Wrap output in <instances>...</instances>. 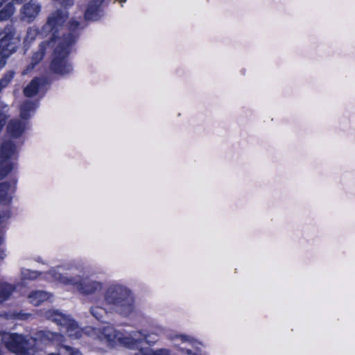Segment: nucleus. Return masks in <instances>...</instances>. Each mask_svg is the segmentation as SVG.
Here are the masks:
<instances>
[{
	"label": "nucleus",
	"instance_id": "29",
	"mask_svg": "<svg viewBox=\"0 0 355 355\" xmlns=\"http://www.w3.org/2000/svg\"><path fill=\"white\" fill-rule=\"evenodd\" d=\"M135 355H150V349L140 348Z\"/></svg>",
	"mask_w": 355,
	"mask_h": 355
},
{
	"label": "nucleus",
	"instance_id": "22",
	"mask_svg": "<svg viewBox=\"0 0 355 355\" xmlns=\"http://www.w3.org/2000/svg\"><path fill=\"white\" fill-rule=\"evenodd\" d=\"M125 339L126 341L124 342V344L130 349H136L141 343V340H136L130 338H125Z\"/></svg>",
	"mask_w": 355,
	"mask_h": 355
},
{
	"label": "nucleus",
	"instance_id": "14",
	"mask_svg": "<svg viewBox=\"0 0 355 355\" xmlns=\"http://www.w3.org/2000/svg\"><path fill=\"white\" fill-rule=\"evenodd\" d=\"M41 80L38 77H35L24 89V94L25 96L31 98L37 94L41 87Z\"/></svg>",
	"mask_w": 355,
	"mask_h": 355
},
{
	"label": "nucleus",
	"instance_id": "33",
	"mask_svg": "<svg viewBox=\"0 0 355 355\" xmlns=\"http://www.w3.org/2000/svg\"><path fill=\"white\" fill-rule=\"evenodd\" d=\"M49 355H60V354L51 353V354H49Z\"/></svg>",
	"mask_w": 355,
	"mask_h": 355
},
{
	"label": "nucleus",
	"instance_id": "10",
	"mask_svg": "<svg viewBox=\"0 0 355 355\" xmlns=\"http://www.w3.org/2000/svg\"><path fill=\"white\" fill-rule=\"evenodd\" d=\"M71 284L82 294H93L101 289V284L96 281L80 280L71 282Z\"/></svg>",
	"mask_w": 355,
	"mask_h": 355
},
{
	"label": "nucleus",
	"instance_id": "8",
	"mask_svg": "<svg viewBox=\"0 0 355 355\" xmlns=\"http://www.w3.org/2000/svg\"><path fill=\"white\" fill-rule=\"evenodd\" d=\"M17 178L14 176L8 181L0 182V204L11 203L17 189Z\"/></svg>",
	"mask_w": 355,
	"mask_h": 355
},
{
	"label": "nucleus",
	"instance_id": "34",
	"mask_svg": "<svg viewBox=\"0 0 355 355\" xmlns=\"http://www.w3.org/2000/svg\"><path fill=\"white\" fill-rule=\"evenodd\" d=\"M119 1H121V3H123V2H125L126 0H119Z\"/></svg>",
	"mask_w": 355,
	"mask_h": 355
},
{
	"label": "nucleus",
	"instance_id": "32",
	"mask_svg": "<svg viewBox=\"0 0 355 355\" xmlns=\"http://www.w3.org/2000/svg\"><path fill=\"white\" fill-rule=\"evenodd\" d=\"M9 0H0V8Z\"/></svg>",
	"mask_w": 355,
	"mask_h": 355
},
{
	"label": "nucleus",
	"instance_id": "4",
	"mask_svg": "<svg viewBox=\"0 0 355 355\" xmlns=\"http://www.w3.org/2000/svg\"><path fill=\"white\" fill-rule=\"evenodd\" d=\"M37 339L17 333L9 334L5 340L6 348L17 355H40Z\"/></svg>",
	"mask_w": 355,
	"mask_h": 355
},
{
	"label": "nucleus",
	"instance_id": "12",
	"mask_svg": "<svg viewBox=\"0 0 355 355\" xmlns=\"http://www.w3.org/2000/svg\"><path fill=\"white\" fill-rule=\"evenodd\" d=\"M105 0H91L85 12L86 20H97L100 8Z\"/></svg>",
	"mask_w": 355,
	"mask_h": 355
},
{
	"label": "nucleus",
	"instance_id": "1",
	"mask_svg": "<svg viewBox=\"0 0 355 355\" xmlns=\"http://www.w3.org/2000/svg\"><path fill=\"white\" fill-rule=\"evenodd\" d=\"M80 23L76 20L69 22V33L57 38L58 44L53 50V58L50 63L51 70L57 74L65 75L73 71L72 64L69 62L71 48L76 42L78 37ZM60 31L58 32V34Z\"/></svg>",
	"mask_w": 355,
	"mask_h": 355
},
{
	"label": "nucleus",
	"instance_id": "24",
	"mask_svg": "<svg viewBox=\"0 0 355 355\" xmlns=\"http://www.w3.org/2000/svg\"><path fill=\"white\" fill-rule=\"evenodd\" d=\"M57 336H58L57 334L50 332V331H46V332L42 331V338H46L49 340H53Z\"/></svg>",
	"mask_w": 355,
	"mask_h": 355
},
{
	"label": "nucleus",
	"instance_id": "3",
	"mask_svg": "<svg viewBox=\"0 0 355 355\" xmlns=\"http://www.w3.org/2000/svg\"><path fill=\"white\" fill-rule=\"evenodd\" d=\"M105 300L121 315L128 316L135 311V298L131 291L122 286L108 288L105 294Z\"/></svg>",
	"mask_w": 355,
	"mask_h": 355
},
{
	"label": "nucleus",
	"instance_id": "16",
	"mask_svg": "<svg viewBox=\"0 0 355 355\" xmlns=\"http://www.w3.org/2000/svg\"><path fill=\"white\" fill-rule=\"evenodd\" d=\"M15 290V286L8 282H0V303L8 300Z\"/></svg>",
	"mask_w": 355,
	"mask_h": 355
},
{
	"label": "nucleus",
	"instance_id": "31",
	"mask_svg": "<svg viewBox=\"0 0 355 355\" xmlns=\"http://www.w3.org/2000/svg\"><path fill=\"white\" fill-rule=\"evenodd\" d=\"M6 257V253L4 250L0 249V260L3 259Z\"/></svg>",
	"mask_w": 355,
	"mask_h": 355
},
{
	"label": "nucleus",
	"instance_id": "20",
	"mask_svg": "<svg viewBox=\"0 0 355 355\" xmlns=\"http://www.w3.org/2000/svg\"><path fill=\"white\" fill-rule=\"evenodd\" d=\"M60 352L63 355H82L78 349L64 345L60 346Z\"/></svg>",
	"mask_w": 355,
	"mask_h": 355
},
{
	"label": "nucleus",
	"instance_id": "17",
	"mask_svg": "<svg viewBox=\"0 0 355 355\" xmlns=\"http://www.w3.org/2000/svg\"><path fill=\"white\" fill-rule=\"evenodd\" d=\"M35 108V104L31 101H26L21 105L20 117L24 120H28L31 117V112Z\"/></svg>",
	"mask_w": 355,
	"mask_h": 355
},
{
	"label": "nucleus",
	"instance_id": "21",
	"mask_svg": "<svg viewBox=\"0 0 355 355\" xmlns=\"http://www.w3.org/2000/svg\"><path fill=\"white\" fill-rule=\"evenodd\" d=\"M91 314L99 321H102L103 313H105V310L99 306H93L90 309Z\"/></svg>",
	"mask_w": 355,
	"mask_h": 355
},
{
	"label": "nucleus",
	"instance_id": "7",
	"mask_svg": "<svg viewBox=\"0 0 355 355\" xmlns=\"http://www.w3.org/2000/svg\"><path fill=\"white\" fill-rule=\"evenodd\" d=\"M46 319L67 329V332L73 331L78 328L77 322L69 316L57 310L49 309L44 313Z\"/></svg>",
	"mask_w": 355,
	"mask_h": 355
},
{
	"label": "nucleus",
	"instance_id": "23",
	"mask_svg": "<svg viewBox=\"0 0 355 355\" xmlns=\"http://www.w3.org/2000/svg\"><path fill=\"white\" fill-rule=\"evenodd\" d=\"M150 355H171V351L164 348H161L156 350L150 349Z\"/></svg>",
	"mask_w": 355,
	"mask_h": 355
},
{
	"label": "nucleus",
	"instance_id": "2",
	"mask_svg": "<svg viewBox=\"0 0 355 355\" xmlns=\"http://www.w3.org/2000/svg\"><path fill=\"white\" fill-rule=\"evenodd\" d=\"M68 18V12H64L61 9L56 10L48 17L47 21L42 26V31L46 35L50 33L51 36L48 40L43 41L40 44L38 50L33 53L31 57V62L27 66L24 73L33 70L43 60L47 49L55 48L58 32Z\"/></svg>",
	"mask_w": 355,
	"mask_h": 355
},
{
	"label": "nucleus",
	"instance_id": "13",
	"mask_svg": "<svg viewBox=\"0 0 355 355\" xmlns=\"http://www.w3.org/2000/svg\"><path fill=\"white\" fill-rule=\"evenodd\" d=\"M28 298L30 303L37 306L48 300L49 296V293L44 291H33L29 293Z\"/></svg>",
	"mask_w": 355,
	"mask_h": 355
},
{
	"label": "nucleus",
	"instance_id": "18",
	"mask_svg": "<svg viewBox=\"0 0 355 355\" xmlns=\"http://www.w3.org/2000/svg\"><path fill=\"white\" fill-rule=\"evenodd\" d=\"M15 12V8L12 3H7L0 10V21H6L10 19Z\"/></svg>",
	"mask_w": 355,
	"mask_h": 355
},
{
	"label": "nucleus",
	"instance_id": "26",
	"mask_svg": "<svg viewBox=\"0 0 355 355\" xmlns=\"http://www.w3.org/2000/svg\"><path fill=\"white\" fill-rule=\"evenodd\" d=\"M62 7L68 8L73 5V0H55Z\"/></svg>",
	"mask_w": 355,
	"mask_h": 355
},
{
	"label": "nucleus",
	"instance_id": "5",
	"mask_svg": "<svg viewBox=\"0 0 355 355\" xmlns=\"http://www.w3.org/2000/svg\"><path fill=\"white\" fill-rule=\"evenodd\" d=\"M19 152L11 139L4 140L0 145V180L6 178L17 166Z\"/></svg>",
	"mask_w": 355,
	"mask_h": 355
},
{
	"label": "nucleus",
	"instance_id": "28",
	"mask_svg": "<svg viewBox=\"0 0 355 355\" xmlns=\"http://www.w3.org/2000/svg\"><path fill=\"white\" fill-rule=\"evenodd\" d=\"M40 273L37 271H29L27 278L29 279H35L40 276Z\"/></svg>",
	"mask_w": 355,
	"mask_h": 355
},
{
	"label": "nucleus",
	"instance_id": "6",
	"mask_svg": "<svg viewBox=\"0 0 355 355\" xmlns=\"http://www.w3.org/2000/svg\"><path fill=\"white\" fill-rule=\"evenodd\" d=\"M17 31L12 22L8 24L0 30V51L12 52L17 51L15 35Z\"/></svg>",
	"mask_w": 355,
	"mask_h": 355
},
{
	"label": "nucleus",
	"instance_id": "30",
	"mask_svg": "<svg viewBox=\"0 0 355 355\" xmlns=\"http://www.w3.org/2000/svg\"><path fill=\"white\" fill-rule=\"evenodd\" d=\"M180 338H181V340L183 341V342H186V341L191 342V340H190V339H189L188 336L182 335L180 336Z\"/></svg>",
	"mask_w": 355,
	"mask_h": 355
},
{
	"label": "nucleus",
	"instance_id": "11",
	"mask_svg": "<svg viewBox=\"0 0 355 355\" xmlns=\"http://www.w3.org/2000/svg\"><path fill=\"white\" fill-rule=\"evenodd\" d=\"M26 129V123L19 119H11L9 121L6 131L8 135L12 139L21 137Z\"/></svg>",
	"mask_w": 355,
	"mask_h": 355
},
{
	"label": "nucleus",
	"instance_id": "9",
	"mask_svg": "<svg viewBox=\"0 0 355 355\" xmlns=\"http://www.w3.org/2000/svg\"><path fill=\"white\" fill-rule=\"evenodd\" d=\"M41 11V5L37 0H30L21 10V19L28 22L33 21Z\"/></svg>",
	"mask_w": 355,
	"mask_h": 355
},
{
	"label": "nucleus",
	"instance_id": "25",
	"mask_svg": "<svg viewBox=\"0 0 355 355\" xmlns=\"http://www.w3.org/2000/svg\"><path fill=\"white\" fill-rule=\"evenodd\" d=\"M181 352L187 355H200L201 354V350L198 348L196 349L195 350V352H193L191 349H189L182 348Z\"/></svg>",
	"mask_w": 355,
	"mask_h": 355
},
{
	"label": "nucleus",
	"instance_id": "15",
	"mask_svg": "<svg viewBox=\"0 0 355 355\" xmlns=\"http://www.w3.org/2000/svg\"><path fill=\"white\" fill-rule=\"evenodd\" d=\"M102 335L110 345H114L117 341L121 340L120 333L112 328H104Z\"/></svg>",
	"mask_w": 355,
	"mask_h": 355
},
{
	"label": "nucleus",
	"instance_id": "27",
	"mask_svg": "<svg viewBox=\"0 0 355 355\" xmlns=\"http://www.w3.org/2000/svg\"><path fill=\"white\" fill-rule=\"evenodd\" d=\"M7 116L6 114H0V132L2 130L6 123Z\"/></svg>",
	"mask_w": 355,
	"mask_h": 355
},
{
	"label": "nucleus",
	"instance_id": "19",
	"mask_svg": "<svg viewBox=\"0 0 355 355\" xmlns=\"http://www.w3.org/2000/svg\"><path fill=\"white\" fill-rule=\"evenodd\" d=\"M14 76L15 72L13 71H8L3 74V77L0 79V93L3 89L9 85L14 78Z\"/></svg>",
	"mask_w": 355,
	"mask_h": 355
}]
</instances>
